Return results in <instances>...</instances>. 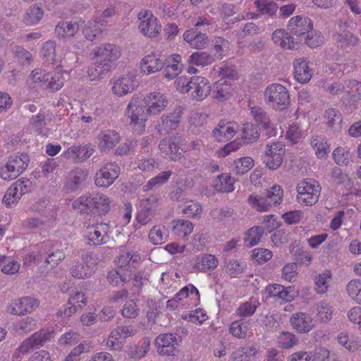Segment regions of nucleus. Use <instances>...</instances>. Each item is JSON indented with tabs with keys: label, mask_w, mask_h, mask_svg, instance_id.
Here are the masks:
<instances>
[{
	"label": "nucleus",
	"mask_w": 361,
	"mask_h": 361,
	"mask_svg": "<svg viewBox=\"0 0 361 361\" xmlns=\"http://www.w3.org/2000/svg\"><path fill=\"white\" fill-rule=\"evenodd\" d=\"M235 171L238 174H244L254 166V160L250 157L238 159L234 161Z\"/></svg>",
	"instance_id": "774afa93"
},
{
	"label": "nucleus",
	"mask_w": 361,
	"mask_h": 361,
	"mask_svg": "<svg viewBox=\"0 0 361 361\" xmlns=\"http://www.w3.org/2000/svg\"><path fill=\"white\" fill-rule=\"evenodd\" d=\"M329 127L334 132H340L342 128L343 117L340 111L335 109H329L324 113Z\"/></svg>",
	"instance_id": "e433bc0d"
},
{
	"label": "nucleus",
	"mask_w": 361,
	"mask_h": 361,
	"mask_svg": "<svg viewBox=\"0 0 361 361\" xmlns=\"http://www.w3.org/2000/svg\"><path fill=\"white\" fill-rule=\"evenodd\" d=\"M39 302L32 297H23L12 300L7 306V312L13 315H24L35 311Z\"/></svg>",
	"instance_id": "f8f14e48"
},
{
	"label": "nucleus",
	"mask_w": 361,
	"mask_h": 361,
	"mask_svg": "<svg viewBox=\"0 0 361 361\" xmlns=\"http://www.w3.org/2000/svg\"><path fill=\"white\" fill-rule=\"evenodd\" d=\"M219 264L217 258L212 254H204L198 257L195 268L202 272H207L215 269Z\"/></svg>",
	"instance_id": "2f4dec72"
},
{
	"label": "nucleus",
	"mask_w": 361,
	"mask_h": 361,
	"mask_svg": "<svg viewBox=\"0 0 361 361\" xmlns=\"http://www.w3.org/2000/svg\"><path fill=\"white\" fill-rule=\"evenodd\" d=\"M288 29L302 41V37L312 30V24L308 18L295 16L289 20Z\"/></svg>",
	"instance_id": "5701e85b"
},
{
	"label": "nucleus",
	"mask_w": 361,
	"mask_h": 361,
	"mask_svg": "<svg viewBox=\"0 0 361 361\" xmlns=\"http://www.w3.org/2000/svg\"><path fill=\"white\" fill-rule=\"evenodd\" d=\"M332 155L335 162L339 166H347L351 159L350 152L341 147L336 148Z\"/></svg>",
	"instance_id": "0e129e2a"
},
{
	"label": "nucleus",
	"mask_w": 361,
	"mask_h": 361,
	"mask_svg": "<svg viewBox=\"0 0 361 361\" xmlns=\"http://www.w3.org/2000/svg\"><path fill=\"white\" fill-rule=\"evenodd\" d=\"M140 260V256L139 254L123 250L120 252L116 263L119 268H123L129 265L130 262L137 263Z\"/></svg>",
	"instance_id": "3c124183"
},
{
	"label": "nucleus",
	"mask_w": 361,
	"mask_h": 361,
	"mask_svg": "<svg viewBox=\"0 0 361 361\" xmlns=\"http://www.w3.org/2000/svg\"><path fill=\"white\" fill-rule=\"evenodd\" d=\"M183 39L192 48L195 49H204L209 42L207 35L195 28L186 30L183 34Z\"/></svg>",
	"instance_id": "a878e982"
},
{
	"label": "nucleus",
	"mask_w": 361,
	"mask_h": 361,
	"mask_svg": "<svg viewBox=\"0 0 361 361\" xmlns=\"http://www.w3.org/2000/svg\"><path fill=\"white\" fill-rule=\"evenodd\" d=\"M264 99L267 105L276 110H283L290 104L288 90L279 83H273L267 87Z\"/></svg>",
	"instance_id": "39448f33"
},
{
	"label": "nucleus",
	"mask_w": 361,
	"mask_h": 361,
	"mask_svg": "<svg viewBox=\"0 0 361 361\" xmlns=\"http://www.w3.org/2000/svg\"><path fill=\"white\" fill-rule=\"evenodd\" d=\"M317 319L322 323L329 322L333 317V307L328 302L322 301L316 305Z\"/></svg>",
	"instance_id": "79ce46f5"
},
{
	"label": "nucleus",
	"mask_w": 361,
	"mask_h": 361,
	"mask_svg": "<svg viewBox=\"0 0 361 361\" xmlns=\"http://www.w3.org/2000/svg\"><path fill=\"white\" fill-rule=\"evenodd\" d=\"M283 190L281 185H274L269 190H267L263 195L256 193L250 194L247 200L249 205L259 212L269 211L273 206L282 202Z\"/></svg>",
	"instance_id": "f03ea898"
},
{
	"label": "nucleus",
	"mask_w": 361,
	"mask_h": 361,
	"mask_svg": "<svg viewBox=\"0 0 361 361\" xmlns=\"http://www.w3.org/2000/svg\"><path fill=\"white\" fill-rule=\"evenodd\" d=\"M121 136L114 130H101L97 136L98 149L101 152L108 153L119 143Z\"/></svg>",
	"instance_id": "dca6fc26"
},
{
	"label": "nucleus",
	"mask_w": 361,
	"mask_h": 361,
	"mask_svg": "<svg viewBox=\"0 0 361 361\" xmlns=\"http://www.w3.org/2000/svg\"><path fill=\"white\" fill-rule=\"evenodd\" d=\"M181 56L174 54L169 59V63L164 71V77L171 80L177 77L181 72L182 65L180 63Z\"/></svg>",
	"instance_id": "473e14b6"
},
{
	"label": "nucleus",
	"mask_w": 361,
	"mask_h": 361,
	"mask_svg": "<svg viewBox=\"0 0 361 361\" xmlns=\"http://www.w3.org/2000/svg\"><path fill=\"white\" fill-rule=\"evenodd\" d=\"M311 145L315 149V154L319 159L325 158L329 152V146L324 138L314 136L311 140Z\"/></svg>",
	"instance_id": "8fccbe9b"
},
{
	"label": "nucleus",
	"mask_w": 361,
	"mask_h": 361,
	"mask_svg": "<svg viewBox=\"0 0 361 361\" xmlns=\"http://www.w3.org/2000/svg\"><path fill=\"white\" fill-rule=\"evenodd\" d=\"M235 180L228 173H221L214 181V188L220 192H230L234 190Z\"/></svg>",
	"instance_id": "72a5a7b5"
},
{
	"label": "nucleus",
	"mask_w": 361,
	"mask_h": 361,
	"mask_svg": "<svg viewBox=\"0 0 361 361\" xmlns=\"http://www.w3.org/2000/svg\"><path fill=\"white\" fill-rule=\"evenodd\" d=\"M8 189L11 190L14 197L20 200L23 195L31 191L32 183L27 178H21L14 182Z\"/></svg>",
	"instance_id": "58836bf2"
},
{
	"label": "nucleus",
	"mask_w": 361,
	"mask_h": 361,
	"mask_svg": "<svg viewBox=\"0 0 361 361\" xmlns=\"http://www.w3.org/2000/svg\"><path fill=\"white\" fill-rule=\"evenodd\" d=\"M70 273L74 278L80 279L90 277L92 271L89 265L85 267L83 264L75 262L70 268Z\"/></svg>",
	"instance_id": "13d9d810"
},
{
	"label": "nucleus",
	"mask_w": 361,
	"mask_h": 361,
	"mask_svg": "<svg viewBox=\"0 0 361 361\" xmlns=\"http://www.w3.org/2000/svg\"><path fill=\"white\" fill-rule=\"evenodd\" d=\"M180 145V137L172 136L169 138L161 140L159 142V148L166 158L176 161L179 159L181 156Z\"/></svg>",
	"instance_id": "a211bd4d"
},
{
	"label": "nucleus",
	"mask_w": 361,
	"mask_h": 361,
	"mask_svg": "<svg viewBox=\"0 0 361 361\" xmlns=\"http://www.w3.org/2000/svg\"><path fill=\"white\" fill-rule=\"evenodd\" d=\"M272 39L275 44L284 49H295L298 47V43L294 41L293 37L284 30H275Z\"/></svg>",
	"instance_id": "c756f323"
},
{
	"label": "nucleus",
	"mask_w": 361,
	"mask_h": 361,
	"mask_svg": "<svg viewBox=\"0 0 361 361\" xmlns=\"http://www.w3.org/2000/svg\"><path fill=\"white\" fill-rule=\"evenodd\" d=\"M293 66L294 75L298 82L306 83L310 80L312 73L305 59L300 58L295 59L293 63Z\"/></svg>",
	"instance_id": "cd10ccee"
},
{
	"label": "nucleus",
	"mask_w": 361,
	"mask_h": 361,
	"mask_svg": "<svg viewBox=\"0 0 361 361\" xmlns=\"http://www.w3.org/2000/svg\"><path fill=\"white\" fill-rule=\"evenodd\" d=\"M250 114L255 122L261 125L266 131L267 135L269 137L276 135V129L264 109L259 106H253L250 109Z\"/></svg>",
	"instance_id": "b1692460"
},
{
	"label": "nucleus",
	"mask_w": 361,
	"mask_h": 361,
	"mask_svg": "<svg viewBox=\"0 0 361 361\" xmlns=\"http://www.w3.org/2000/svg\"><path fill=\"white\" fill-rule=\"evenodd\" d=\"M342 89L343 91L348 92L351 96V99L354 102L361 99V82L355 80H350L346 87L343 86Z\"/></svg>",
	"instance_id": "69168bd1"
},
{
	"label": "nucleus",
	"mask_w": 361,
	"mask_h": 361,
	"mask_svg": "<svg viewBox=\"0 0 361 361\" xmlns=\"http://www.w3.org/2000/svg\"><path fill=\"white\" fill-rule=\"evenodd\" d=\"M263 234V228L260 226L252 227L247 231L245 241L250 247L255 246L259 243Z\"/></svg>",
	"instance_id": "4d7b16f0"
},
{
	"label": "nucleus",
	"mask_w": 361,
	"mask_h": 361,
	"mask_svg": "<svg viewBox=\"0 0 361 361\" xmlns=\"http://www.w3.org/2000/svg\"><path fill=\"white\" fill-rule=\"evenodd\" d=\"M250 328V322L243 319H239L233 322L229 326L230 334L238 338H245Z\"/></svg>",
	"instance_id": "c9c22d12"
},
{
	"label": "nucleus",
	"mask_w": 361,
	"mask_h": 361,
	"mask_svg": "<svg viewBox=\"0 0 361 361\" xmlns=\"http://www.w3.org/2000/svg\"><path fill=\"white\" fill-rule=\"evenodd\" d=\"M183 114V108L181 106H176L172 112L163 115L160 118L157 129L159 133L165 134L176 130L180 123Z\"/></svg>",
	"instance_id": "2eb2a0df"
},
{
	"label": "nucleus",
	"mask_w": 361,
	"mask_h": 361,
	"mask_svg": "<svg viewBox=\"0 0 361 361\" xmlns=\"http://www.w3.org/2000/svg\"><path fill=\"white\" fill-rule=\"evenodd\" d=\"M212 91V97L219 101L226 100L230 95L231 86L224 80H219L214 84Z\"/></svg>",
	"instance_id": "a19ab883"
},
{
	"label": "nucleus",
	"mask_w": 361,
	"mask_h": 361,
	"mask_svg": "<svg viewBox=\"0 0 361 361\" xmlns=\"http://www.w3.org/2000/svg\"><path fill=\"white\" fill-rule=\"evenodd\" d=\"M142 101L149 115H158L163 112L169 104L166 94L159 92H153L147 94Z\"/></svg>",
	"instance_id": "4468645a"
},
{
	"label": "nucleus",
	"mask_w": 361,
	"mask_h": 361,
	"mask_svg": "<svg viewBox=\"0 0 361 361\" xmlns=\"http://www.w3.org/2000/svg\"><path fill=\"white\" fill-rule=\"evenodd\" d=\"M159 198L157 195H152L149 197L140 200V209L137 215V220L140 224L146 225L155 216Z\"/></svg>",
	"instance_id": "9b49d317"
},
{
	"label": "nucleus",
	"mask_w": 361,
	"mask_h": 361,
	"mask_svg": "<svg viewBox=\"0 0 361 361\" xmlns=\"http://www.w3.org/2000/svg\"><path fill=\"white\" fill-rule=\"evenodd\" d=\"M257 353L258 350L254 345H245L233 352L231 360V361H251L256 357Z\"/></svg>",
	"instance_id": "f704fd0d"
},
{
	"label": "nucleus",
	"mask_w": 361,
	"mask_h": 361,
	"mask_svg": "<svg viewBox=\"0 0 361 361\" xmlns=\"http://www.w3.org/2000/svg\"><path fill=\"white\" fill-rule=\"evenodd\" d=\"M346 290L353 300L361 305V281L360 279L350 281L346 286Z\"/></svg>",
	"instance_id": "bf43d9fd"
},
{
	"label": "nucleus",
	"mask_w": 361,
	"mask_h": 361,
	"mask_svg": "<svg viewBox=\"0 0 361 361\" xmlns=\"http://www.w3.org/2000/svg\"><path fill=\"white\" fill-rule=\"evenodd\" d=\"M182 338L177 333L159 334L155 340L157 353L162 356H174L178 352V346Z\"/></svg>",
	"instance_id": "6e6552de"
},
{
	"label": "nucleus",
	"mask_w": 361,
	"mask_h": 361,
	"mask_svg": "<svg viewBox=\"0 0 361 361\" xmlns=\"http://www.w3.org/2000/svg\"><path fill=\"white\" fill-rule=\"evenodd\" d=\"M297 191L298 202L307 206H312L318 202L321 187L314 179H305L298 184Z\"/></svg>",
	"instance_id": "423d86ee"
},
{
	"label": "nucleus",
	"mask_w": 361,
	"mask_h": 361,
	"mask_svg": "<svg viewBox=\"0 0 361 361\" xmlns=\"http://www.w3.org/2000/svg\"><path fill=\"white\" fill-rule=\"evenodd\" d=\"M215 61L214 56L205 51L194 52L188 60L189 64L196 66H207Z\"/></svg>",
	"instance_id": "a18cd8bd"
},
{
	"label": "nucleus",
	"mask_w": 361,
	"mask_h": 361,
	"mask_svg": "<svg viewBox=\"0 0 361 361\" xmlns=\"http://www.w3.org/2000/svg\"><path fill=\"white\" fill-rule=\"evenodd\" d=\"M189 87L191 97L198 101L204 99L211 92V86L207 79L200 76L190 78Z\"/></svg>",
	"instance_id": "6ab92c4d"
},
{
	"label": "nucleus",
	"mask_w": 361,
	"mask_h": 361,
	"mask_svg": "<svg viewBox=\"0 0 361 361\" xmlns=\"http://www.w3.org/2000/svg\"><path fill=\"white\" fill-rule=\"evenodd\" d=\"M122 335L116 327L114 329L109 336L106 341V345L114 350H119L123 346V343L121 341Z\"/></svg>",
	"instance_id": "338daca9"
},
{
	"label": "nucleus",
	"mask_w": 361,
	"mask_h": 361,
	"mask_svg": "<svg viewBox=\"0 0 361 361\" xmlns=\"http://www.w3.org/2000/svg\"><path fill=\"white\" fill-rule=\"evenodd\" d=\"M121 56V48L115 44L104 43L95 47L90 53L92 63L87 73L91 80H99L110 73Z\"/></svg>",
	"instance_id": "f257e3e1"
},
{
	"label": "nucleus",
	"mask_w": 361,
	"mask_h": 361,
	"mask_svg": "<svg viewBox=\"0 0 361 361\" xmlns=\"http://www.w3.org/2000/svg\"><path fill=\"white\" fill-rule=\"evenodd\" d=\"M238 129V123L222 121L213 130V136L219 142H226L233 138Z\"/></svg>",
	"instance_id": "412c9836"
},
{
	"label": "nucleus",
	"mask_w": 361,
	"mask_h": 361,
	"mask_svg": "<svg viewBox=\"0 0 361 361\" xmlns=\"http://www.w3.org/2000/svg\"><path fill=\"white\" fill-rule=\"evenodd\" d=\"M8 160L20 174L27 169L30 161L29 157L26 154L12 156Z\"/></svg>",
	"instance_id": "5fc2aeb1"
},
{
	"label": "nucleus",
	"mask_w": 361,
	"mask_h": 361,
	"mask_svg": "<svg viewBox=\"0 0 361 361\" xmlns=\"http://www.w3.org/2000/svg\"><path fill=\"white\" fill-rule=\"evenodd\" d=\"M64 84V78L61 73H49V76L44 88L51 92L60 90Z\"/></svg>",
	"instance_id": "603ef678"
},
{
	"label": "nucleus",
	"mask_w": 361,
	"mask_h": 361,
	"mask_svg": "<svg viewBox=\"0 0 361 361\" xmlns=\"http://www.w3.org/2000/svg\"><path fill=\"white\" fill-rule=\"evenodd\" d=\"M0 267L1 271L4 274H15L19 271L20 264L11 257L3 256Z\"/></svg>",
	"instance_id": "e2e57ef3"
},
{
	"label": "nucleus",
	"mask_w": 361,
	"mask_h": 361,
	"mask_svg": "<svg viewBox=\"0 0 361 361\" xmlns=\"http://www.w3.org/2000/svg\"><path fill=\"white\" fill-rule=\"evenodd\" d=\"M322 360L330 359V352L326 348L317 349L314 353L307 351H299L290 355V361H315L316 356Z\"/></svg>",
	"instance_id": "c85d7f7f"
},
{
	"label": "nucleus",
	"mask_w": 361,
	"mask_h": 361,
	"mask_svg": "<svg viewBox=\"0 0 361 361\" xmlns=\"http://www.w3.org/2000/svg\"><path fill=\"white\" fill-rule=\"evenodd\" d=\"M137 300H130L126 302L121 310L122 315L126 318L133 319L140 314V307L137 304Z\"/></svg>",
	"instance_id": "052dcab7"
},
{
	"label": "nucleus",
	"mask_w": 361,
	"mask_h": 361,
	"mask_svg": "<svg viewBox=\"0 0 361 361\" xmlns=\"http://www.w3.org/2000/svg\"><path fill=\"white\" fill-rule=\"evenodd\" d=\"M113 94L118 97H123L135 89V78L132 75L127 74L114 77L110 80Z\"/></svg>",
	"instance_id": "f3484780"
},
{
	"label": "nucleus",
	"mask_w": 361,
	"mask_h": 361,
	"mask_svg": "<svg viewBox=\"0 0 361 361\" xmlns=\"http://www.w3.org/2000/svg\"><path fill=\"white\" fill-rule=\"evenodd\" d=\"M54 331L41 329L25 339L17 349L18 355L28 353L31 350L39 348L45 345L54 336Z\"/></svg>",
	"instance_id": "0eeeda50"
},
{
	"label": "nucleus",
	"mask_w": 361,
	"mask_h": 361,
	"mask_svg": "<svg viewBox=\"0 0 361 361\" xmlns=\"http://www.w3.org/2000/svg\"><path fill=\"white\" fill-rule=\"evenodd\" d=\"M150 343L149 340H145L140 345H133L128 350V355L132 359L138 360L145 357L149 350Z\"/></svg>",
	"instance_id": "de8ad7c7"
},
{
	"label": "nucleus",
	"mask_w": 361,
	"mask_h": 361,
	"mask_svg": "<svg viewBox=\"0 0 361 361\" xmlns=\"http://www.w3.org/2000/svg\"><path fill=\"white\" fill-rule=\"evenodd\" d=\"M259 302L258 301H246L242 302L238 307L235 310V314L240 319H243L247 317H250L252 316L257 307L259 306Z\"/></svg>",
	"instance_id": "37998d69"
},
{
	"label": "nucleus",
	"mask_w": 361,
	"mask_h": 361,
	"mask_svg": "<svg viewBox=\"0 0 361 361\" xmlns=\"http://www.w3.org/2000/svg\"><path fill=\"white\" fill-rule=\"evenodd\" d=\"M257 11L262 15L273 16L278 11L279 6L273 1L269 0H256L254 2Z\"/></svg>",
	"instance_id": "c03bdc74"
},
{
	"label": "nucleus",
	"mask_w": 361,
	"mask_h": 361,
	"mask_svg": "<svg viewBox=\"0 0 361 361\" xmlns=\"http://www.w3.org/2000/svg\"><path fill=\"white\" fill-rule=\"evenodd\" d=\"M111 200L101 192L82 195L73 202V207L82 212L85 210L95 211L99 214H106L110 211Z\"/></svg>",
	"instance_id": "20e7f679"
},
{
	"label": "nucleus",
	"mask_w": 361,
	"mask_h": 361,
	"mask_svg": "<svg viewBox=\"0 0 361 361\" xmlns=\"http://www.w3.org/2000/svg\"><path fill=\"white\" fill-rule=\"evenodd\" d=\"M148 115L142 97L134 95L127 105L125 116L129 120L133 129L137 133H142L145 131Z\"/></svg>",
	"instance_id": "7ed1b4c3"
},
{
	"label": "nucleus",
	"mask_w": 361,
	"mask_h": 361,
	"mask_svg": "<svg viewBox=\"0 0 361 361\" xmlns=\"http://www.w3.org/2000/svg\"><path fill=\"white\" fill-rule=\"evenodd\" d=\"M212 74L214 76H219L224 78L234 79L236 77L237 72L235 68L227 64L222 66H215L212 68Z\"/></svg>",
	"instance_id": "680f3d73"
},
{
	"label": "nucleus",
	"mask_w": 361,
	"mask_h": 361,
	"mask_svg": "<svg viewBox=\"0 0 361 361\" xmlns=\"http://www.w3.org/2000/svg\"><path fill=\"white\" fill-rule=\"evenodd\" d=\"M172 174L171 171H166L161 172L157 176L151 178L144 186L145 191H148L159 187L166 183Z\"/></svg>",
	"instance_id": "09e8293b"
},
{
	"label": "nucleus",
	"mask_w": 361,
	"mask_h": 361,
	"mask_svg": "<svg viewBox=\"0 0 361 361\" xmlns=\"http://www.w3.org/2000/svg\"><path fill=\"white\" fill-rule=\"evenodd\" d=\"M97 24H102V20L95 17L94 20L88 21L82 28V32L88 40H93L97 36L99 30Z\"/></svg>",
	"instance_id": "6e6d98bb"
},
{
	"label": "nucleus",
	"mask_w": 361,
	"mask_h": 361,
	"mask_svg": "<svg viewBox=\"0 0 361 361\" xmlns=\"http://www.w3.org/2000/svg\"><path fill=\"white\" fill-rule=\"evenodd\" d=\"M79 23L72 21H60L55 27V32L60 38H71L79 29Z\"/></svg>",
	"instance_id": "7c9ffc66"
},
{
	"label": "nucleus",
	"mask_w": 361,
	"mask_h": 361,
	"mask_svg": "<svg viewBox=\"0 0 361 361\" xmlns=\"http://www.w3.org/2000/svg\"><path fill=\"white\" fill-rule=\"evenodd\" d=\"M85 238L90 245H101L106 243L109 236L106 226L104 224H96L87 228Z\"/></svg>",
	"instance_id": "aec40b11"
},
{
	"label": "nucleus",
	"mask_w": 361,
	"mask_h": 361,
	"mask_svg": "<svg viewBox=\"0 0 361 361\" xmlns=\"http://www.w3.org/2000/svg\"><path fill=\"white\" fill-rule=\"evenodd\" d=\"M173 231L178 235L187 236L193 231V224L188 220L178 219L173 221Z\"/></svg>",
	"instance_id": "864d4df0"
},
{
	"label": "nucleus",
	"mask_w": 361,
	"mask_h": 361,
	"mask_svg": "<svg viewBox=\"0 0 361 361\" xmlns=\"http://www.w3.org/2000/svg\"><path fill=\"white\" fill-rule=\"evenodd\" d=\"M242 140L245 143L250 144L257 141L259 137V133L257 126L252 123L243 124L242 128Z\"/></svg>",
	"instance_id": "49530a36"
},
{
	"label": "nucleus",
	"mask_w": 361,
	"mask_h": 361,
	"mask_svg": "<svg viewBox=\"0 0 361 361\" xmlns=\"http://www.w3.org/2000/svg\"><path fill=\"white\" fill-rule=\"evenodd\" d=\"M293 328L299 333H307L314 327L313 319L306 312H296L290 318Z\"/></svg>",
	"instance_id": "393cba45"
},
{
	"label": "nucleus",
	"mask_w": 361,
	"mask_h": 361,
	"mask_svg": "<svg viewBox=\"0 0 361 361\" xmlns=\"http://www.w3.org/2000/svg\"><path fill=\"white\" fill-rule=\"evenodd\" d=\"M164 65V59L161 56L151 53L142 59L140 69L145 75H150L161 71Z\"/></svg>",
	"instance_id": "4be33fe9"
},
{
	"label": "nucleus",
	"mask_w": 361,
	"mask_h": 361,
	"mask_svg": "<svg viewBox=\"0 0 361 361\" xmlns=\"http://www.w3.org/2000/svg\"><path fill=\"white\" fill-rule=\"evenodd\" d=\"M120 172V166L116 162L106 163L95 174V185L98 187H109L119 176Z\"/></svg>",
	"instance_id": "1a4fd4ad"
},
{
	"label": "nucleus",
	"mask_w": 361,
	"mask_h": 361,
	"mask_svg": "<svg viewBox=\"0 0 361 361\" xmlns=\"http://www.w3.org/2000/svg\"><path fill=\"white\" fill-rule=\"evenodd\" d=\"M140 24L138 28L140 32L148 37H157L161 31V25L157 18L150 11H142L137 15Z\"/></svg>",
	"instance_id": "9d476101"
},
{
	"label": "nucleus",
	"mask_w": 361,
	"mask_h": 361,
	"mask_svg": "<svg viewBox=\"0 0 361 361\" xmlns=\"http://www.w3.org/2000/svg\"><path fill=\"white\" fill-rule=\"evenodd\" d=\"M44 16V10L37 5L30 6L23 17V22L27 25H34L39 23Z\"/></svg>",
	"instance_id": "ea45409f"
},
{
	"label": "nucleus",
	"mask_w": 361,
	"mask_h": 361,
	"mask_svg": "<svg viewBox=\"0 0 361 361\" xmlns=\"http://www.w3.org/2000/svg\"><path fill=\"white\" fill-rule=\"evenodd\" d=\"M284 154L285 148L282 142L267 144L264 161L269 169L276 170L281 165Z\"/></svg>",
	"instance_id": "ddd939ff"
},
{
	"label": "nucleus",
	"mask_w": 361,
	"mask_h": 361,
	"mask_svg": "<svg viewBox=\"0 0 361 361\" xmlns=\"http://www.w3.org/2000/svg\"><path fill=\"white\" fill-rule=\"evenodd\" d=\"M92 153L93 149L90 146H72L63 153V156L75 162H81L88 159Z\"/></svg>",
	"instance_id": "bb28decb"
},
{
	"label": "nucleus",
	"mask_w": 361,
	"mask_h": 361,
	"mask_svg": "<svg viewBox=\"0 0 361 361\" xmlns=\"http://www.w3.org/2000/svg\"><path fill=\"white\" fill-rule=\"evenodd\" d=\"M337 46L341 49H350L357 44V39L348 30H343L335 35Z\"/></svg>",
	"instance_id": "4c0bfd02"
}]
</instances>
